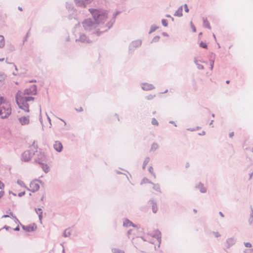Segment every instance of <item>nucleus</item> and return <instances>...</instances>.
Listing matches in <instances>:
<instances>
[{
	"instance_id": "42",
	"label": "nucleus",
	"mask_w": 253,
	"mask_h": 253,
	"mask_svg": "<svg viewBox=\"0 0 253 253\" xmlns=\"http://www.w3.org/2000/svg\"><path fill=\"white\" fill-rule=\"evenodd\" d=\"M36 82L35 81H32L31 82Z\"/></svg>"
},
{
	"instance_id": "6",
	"label": "nucleus",
	"mask_w": 253,
	"mask_h": 253,
	"mask_svg": "<svg viewBox=\"0 0 253 253\" xmlns=\"http://www.w3.org/2000/svg\"><path fill=\"white\" fill-rule=\"evenodd\" d=\"M46 156L44 152L40 150L37 153H35V161L38 164H42V163L46 161Z\"/></svg>"
},
{
	"instance_id": "12",
	"label": "nucleus",
	"mask_w": 253,
	"mask_h": 253,
	"mask_svg": "<svg viewBox=\"0 0 253 253\" xmlns=\"http://www.w3.org/2000/svg\"><path fill=\"white\" fill-rule=\"evenodd\" d=\"M19 121L22 125H27L30 122L29 117V116L27 117H22L19 118Z\"/></svg>"
},
{
	"instance_id": "21",
	"label": "nucleus",
	"mask_w": 253,
	"mask_h": 253,
	"mask_svg": "<svg viewBox=\"0 0 253 253\" xmlns=\"http://www.w3.org/2000/svg\"><path fill=\"white\" fill-rule=\"evenodd\" d=\"M7 213L8 214L3 215L2 217H10L11 216H13V214L10 210H9Z\"/></svg>"
},
{
	"instance_id": "2",
	"label": "nucleus",
	"mask_w": 253,
	"mask_h": 253,
	"mask_svg": "<svg viewBox=\"0 0 253 253\" xmlns=\"http://www.w3.org/2000/svg\"><path fill=\"white\" fill-rule=\"evenodd\" d=\"M38 145L35 141L29 147L28 149L24 151L21 155V160L24 162L30 161L35 153L38 152Z\"/></svg>"
},
{
	"instance_id": "19",
	"label": "nucleus",
	"mask_w": 253,
	"mask_h": 253,
	"mask_svg": "<svg viewBox=\"0 0 253 253\" xmlns=\"http://www.w3.org/2000/svg\"><path fill=\"white\" fill-rule=\"evenodd\" d=\"M7 101V99L0 95V107Z\"/></svg>"
},
{
	"instance_id": "28",
	"label": "nucleus",
	"mask_w": 253,
	"mask_h": 253,
	"mask_svg": "<svg viewBox=\"0 0 253 253\" xmlns=\"http://www.w3.org/2000/svg\"><path fill=\"white\" fill-rule=\"evenodd\" d=\"M190 25H191V28L192 29L193 31L194 32H195L196 31V27H195V26L194 25V24H193V23L192 22H190Z\"/></svg>"
},
{
	"instance_id": "5",
	"label": "nucleus",
	"mask_w": 253,
	"mask_h": 253,
	"mask_svg": "<svg viewBox=\"0 0 253 253\" xmlns=\"http://www.w3.org/2000/svg\"><path fill=\"white\" fill-rule=\"evenodd\" d=\"M15 191H19L20 188L21 190H24L26 189V185L23 180L19 179L17 180L16 183L14 186ZM25 194V191L18 193V196L21 197Z\"/></svg>"
},
{
	"instance_id": "26",
	"label": "nucleus",
	"mask_w": 253,
	"mask_h": 253,
	"mask_svg": "<svg viewBox=\"0 0 253 253\" xmlns=\"http://www.w3.org/2000/svg\"><path fill=\"white\" fill-rule=\"evenodd\" d=\"M152 123L153 125L158 126L159 123L155 118H153L152 120Z\"/></svg>"
},
{
	"instance_id": "22",
	"label": "nucleus",
	"mask_w": 253,
	"mask_h": 253,
	"mask_svg": "<svg viewBox=\"0 0 253 253\" xmlns=\"http://www.w3.org/2000/svg\"><path fill=\"white\" fill-rule=\"evenodd\" d=\"M113 253H125L124 251L119 249H114L112 250Z\"/></svg>"
},
{
	"instance_id": "17",
	"label": "nucleus",
	"mask_w": 253,
	"mask_h": 253,
	"mask_svg": "<svg viewBox=\"0 0 253 253\" xmlns=\"http://www.w3.org/2000/svg\"><path fill=\"white\" fill-rule=\"evenodd\" d=\"M41 166L43 169V170L45 172H47L49 171V167L47 165L44 163V162L42 163V164H39Z\"/></svg>"
},
{
	"instance_id": "43",
	"label": "nucleus",
	"mask_w": 253,
	"mask_h": 253,
	"mask_svg": "<svg viewBox=\"0 0 253 253\" xmlns=\"http://www.w3.org/2000/svg\"><path fill=\"white\" fill-rule=\"evenodd\" d=\"M15 69L17 70V67L15 66Z\"/></svg>"
},
{
	"instance_id": "38",
	"label": "nucleus",
	"mask_w": 253,
	"mask_h": 253,
	"mask_svg": "<svg viewBox=\"0 0 253 253\" xmlns=\"http://www.w3.org/2000/svg\"><path fill=\"white\" fill-rule=\"evenodd\" d=\"M19 9L20 11H22V8H21V7H19Z\"/></svg>"
},
{
	"instance_id": "16",
	"label": "nucleus",
	"mask_w": 253,
	"mask_h": 253,
	"mask_svg": "<svg viewBox=\"0 0 253 253\" xmlns=\"http://www.w3.org/2000/svg\"><path fill=\"white\" fill-rule=\"evenodd\" d=\"M4 184L0 181V199L3 197L4 194Z\"/></svg>"
},
{
	"instance_id": "36",
	"label": "nucleus",
	"mask_w": 253,
	"mask_h": 253,
	"mask_svg": "<svg viewBox=\"0 0 253 253\" xmlns=\"http://www.w3.org/2000/svg\"><path fill=\"white\" fill-rule=\"evenodd\" d=\"M60 120L64 123L65 125H66V122H65V121H63V120H62V119H60Z\"/></svg>"
},
{
	"instance_id": "8",
	"label": "nucleus",
	"mask_w": 253,
	"mask_h": 253,
	"mask_svg": "<svg viewBox=\"0 0 253 253\" xmlns=\"http://www.w3.org/2000/svg\"><path fill=\"white\" fill-rule=\"evenodd\" d=\"M36 94L37 86L36 85H32L29 88L25 90L23 95L26 96L27 95H36Z\"/></svg>"
},
{
	"instance_id": "20",
	"label": "nucleus",
	"mask_w": 253,
	"mask_h": 253,
	"mask_svg": "<svg viewBox=\"0 0 253 253\" xmlns=\"http://www.w3.org/2000/svg\"><path fill=\"white\" fill-rule=\"evenodd\" d=\"M132 225V222L127 219H126L124 222V226L129 227Z\"/></svg>"
},
{
	"instance_id": "25",
	"label": "nucleus",
	"mask_w": 253,
	"mask_h": 253,
	"mask_svg": "<svg viewBox=\"0 0 253 253\" xmlns=\"http://www.w3.org/2000/svg\"><path fill=\"white\" fill-rule=\"evenodd\" d=\"M152 211L154 213H156L158 211V208L156 204H153L152 205Z\"/></svg>"
},
{
	"instance_id": "9",
	"label": "nucleus",
	"mask_w": 253,
	"mask_h": 253,
	"mask_svg": "<svg viewBox=\"0 0 253 253\" xmlns=\"http://www.w3.org/2000/svg\"><path fill=\"white\" fill-rule=\"evenodd\" d=\"M141 184L142 185H149V186L150 187H152L153 188V189L156 190V191H160V187L158 185H156V184H154L151 182H150V181H149V180L146 179V178H144L141 183Z\"/></svg>"
},
{
	"instance_id": "31",
	"label": "nucleus",
	"mask_w": 253,
	"mask_h": 253,
	"mask_svg": "<svg viewBox=\"0 0 253 253\" xmlns=\"http://www.w3.org/2000/svg\"><path fill=\"white\" fill-rule=\"evenodd\" d=\"M184 8H185V10L186 12H188L189 11V9L188 8V6H187V4H185L184 5Z\"/></svg>"
},
{
	"instance_id": "27",
	"label": "nucleus",
	"mask_w": 253,
	"mask_h": 253,
	"mask_svg": "<svg viewBox=\"0 0 253 253\" xmlns=\"http://www.w3.org/2000/svg\"><path fill=\"white\" fill-rule=\"evenodd\" d=\"M200 46L201 47H203V48H207V45L206 43L205 42H201L200 43Z\"/></svg>"
},
{
	"instance_id": "30",
	"label": "nucleus",
	"mask_w": 253,
	"mask_h": 253,
	"mask_svg": "<svg viewBox=\"0 0 253 253\" xmlns=\"http://www.w3.org/2000/svg\"><path fill=\"white\" fill-rule=\"evenodd\" d=\"M245 245L246 247L250 248L252 247V245L250 243H246L245 244Z\"/></svg>"
},
{
	"instance_id": "40",
	"label": "nucleus",
	"mask_w": 253,
	"mask_h": 253,
	"mask_svg": "<svg viewBox=\"0 0 253 253\" xmlns=\"http://www.w3.org/2000/svg\"><path fill=\"white\" fill-rule=\"evenodd\" d=\"M220 214L222 216H223V215L222 214V213L221 212H220Z\"/></svg>"
},
{
	"instance_id": "32",
	"label": "nucleus",
	"mask_w": 253,
	"mask_h": 253,
	"mask_svg": "<svg viewBox=\"0 0 253 253\" xmlns=\"http://www.w3.org/2000/svg\"><path fill=\"white\" fill-rule=\"evenodd\" d=\"M227 242H229L230 243H231V244H233L234 242H233V240L232 239H229L227 241Z\"/></svg>"
},
{
	"instance_id": "4",
	"label": "nucleus",
	"mask_w": 253,
	"mask_h": 253,
	"mask_svg": "<svg viewBox=\"0 0 253 253\" xmlns=\"http://www.w3.org/2000/svg\"><path fill=\"white\" fill-rule=\"evenodd\" d=\"M152 238V243L154 244L155 248H159L161 243V233L158 230L154 231V233L151 234Z\"/></svg>"
},
{
	"instance_id": "34",
	"label": "nucleus",
	"mask_w": 253,
	"mask_h": 253,
	"mask_svg": "<svg viewBox=\"0 0 253 253\" xmlns=\"http://www.w3.org/2000/svg\"><path fill=\"white\" fill-rule=\"evenodd\" d=\"M234 136V132H231L229 133L230 137H232Z\"/></svg>"
},
{
	"instance_id": "37",
	"label": "nucleus",
	"mask_w": 253,
	"mask_h": 253,
	"mask_svg": "<svg viewBox=\"0 0 253 253\" xmlns=\"http://www.w3.org/2000/svg\"><path fill=\"white\" fill-rule=\"evenodd\" d=\"M3 60H4V58L0 59V61H3Z\"/></svg>"
},
{
	"instance_id": "41",
	"label": "nucleus",
	"mask_w": 253,
	"mask_h": 253,
	"mask_svg": "<svg viewBox=\"0 0 253 253\" xmlns=\"http://www.w3.org/2000/svg\"><path fill=\"white\" fill-rule=\"evenodd\" d=\"M226 83H227V84H229V81H226Z\"/></svg>"
},
{
	"instance_id": "3",
	"label": "nucleus",
	"mask_w": 253,
	"mask_h": 253,
	"mask_svg": "<svg viewBox=\"0 0 253 253\" xmlns=\"http://www.w3.org/2000/svg\"><path fill=\"white\" fill-rule=\"evenodd\" d=\"M11 113V107L7 100L0 107V117L2 118L8 117Z\"/></svg>"
},
{
	"instance_id": "13",
	"label": "nucleus",
	"mask_w": 253,
	"mask_h": 253,
	"mask_svg": "<svg viewBox=\"0 0 253 253\" xmlns=\"http://www.w3.org/2000/svg\"><path fill=\"white\" fill-rule=\"evenodd\" d=\"M90 11L92 13V14L95 20H97V19L99 18V17L100 16H101L100 14V12L98 10L90 9Z\"/></svg>"
},
{
	"instance_id": "18",
	"label": "nucleus",
	"mask_w": 253,
	"mask_h": 253,
	"mask_svg": "<svg viewBox=\"0 0 253 253\" xmlns=\"http://www.w3.org/2000/svg\"><path fill=\"white\" fill-rule=\"evenodd\" d=\"M183 9L181 7H179L175 12L174 15L176 16H181L182 15Z\"/></svg>"
},
{
	"instance_id": "35",
	"label": "nucleus",
	"mask_w": 253,
	"mask_h": 253,
	"mask_svg": "<svg viewBox=\"0 0 253 253\" xmlns=\"http://www.w3.org/2000/svg\"><path fill=\"white\" fill-rule=\"evenodd\" d=\"M14 230L15 231H18L19 230V226H17V227H16L14 229Z\"/></svg>"
},
{
	"instance_id": "33",
	"label": "nucleus",
	"mask_w": 253,
	"mask_h": 253,
	"mask_svg": "<svg viewBox=\"0 0 253 253\" xmlns=\"http://www.w3.org/2000/svg\"><path fill=\"white\" fill-rule=\"evenodd\" d=\"M153 97H154V96H152V95H150V96H147V98L148 99H152V98H153Z\"/></svg>"
},
{
	"instance_id": "11",
	"label": "nucleus",
	"mask_w": 253,
	"mask_h": 253,
	"mask_svg": "<svg viewBox=\"0 0 253 253\" xmlns=\"http://www.w3.org/2000/svg\"><path fill=\"white\" fill-rule=\"evenodd\" d=\"M53 148L56 151L60 152L63 150V145L60 141H56L53 144Z\"/></svg>"
},
{
	"instance_id": "7",
	"label": "nucleus",
	"mask_w": 253,
	"mask_h": 253,
	"mask_svg": "<svg viewBox=\"0 0 253 253\" xmlns=\"http://www.w3.org/2000/svg\"><path fill=\"white\" fill-rule=\"evenodd\" d=\"M40 181L37 179L32 181L30 183L29 190L33 192L38 191L40 187Z\"/></svg>"
},
{
	"instance_id": "23",
	"label": "nucleus",
	"mask_w": 253,
	"mask_h": 253,
	"mask_svg": "<svg viewBox=\"0 0 253 253\" xmlns=\"http://www.w3.org/2000/svg\"><path fill=\"white\" fill-rule=\"evenodd\" d=\"M198 188H200L201 192L202 193H205L206 191V188L203 186V185L201 184H200L198 185Z\"/></svg>"
},
{
	"instance_id": "15",
	"label": "nucleus",
	"mask_w": 253,
	"mask_h": 253,
	"mask_svg": "<svg viewBox=\"0 0 253 253\" xmlns=\"http://www.w3.org/2000/svg\"><path fill=\"white\" fill-rule=\"evenodd\" d=\"M83 24L84 27L87 29L92 26L93 22L90 20H86L83 22Z\"/></svg>"
},
{
	"instance_id": "10",
	"label": "nucleus",
	"mask_w": 253,
	"mask_h": 253,
	"mask_svg": "<svg viewBox=\"0 0 253 253\" xmlns=\"http://www.w3.org/2000/svg\"><path fill=\"white\" fill-rule=\"evenodd\" d=\"M22 228L27 232H33L37 229V226L35 224H32L27 226H22Z\"/></svg>"
},
{
	"instance_id": "24",
	"label": "nucleus",
	"mask_w": 253,
	"mask_h": 253,
	"mask_svg": "<svg viewBox=\"0 0 253 253\" xmlns=\"http://www.w3.org/2000/svg\"><path fill=\"white\" fill-rule=\"evenodd\" d=\"M1 40L0 41V47H3L4 45V40L3 36H0Z\"/></svg>"
},
{
	"instance_id": "14",
	"label": "nucleus",
	"mask_w": 253,
	"mask_h": 253,
	"mask_svg": "<svg viewBox=\"0 0 253 253\" xmlns=\"http://www.w3.org/2000/svg\"><path fill=\"white\" fill-rule=\"evenodd\" d=\"M142 88L144 90H149L153 89L154 88V86L152 84L144 83L142 84Z\"/></svg>"
},
{
	"instance_id": "39",
	"label": "nucleus",
	"mask_w": 253,
	"mask_h": 253,
	"mask_svg": "<svg viewBox=\"0 0 253 253\" xmlns=\"http://www.w3.org/2000/svg\"><path fill=\"white\" fill-rule=\"evenodd\" d=\"M83 109L82 108H81V109L80 110H79V111H83Z\"/></svg>"
},
{
	"instance_id": "29",
	"label": "nucleus",
	"mask_w": 253,
	"mask_h": 253,
	"mask_svg": "<svg viewBox=\"0 0 253 253\" xmlns=\"http://www.w3.org/2000/svg\"><path fill=\"white\" fill-rule=\"evenodd\" d=\"M204 23H205V26H206L207 28H208L209 29L211 28L210 24H209V23L207 21L205 20L204 21Z\"/></svg>"
},
{
	"instance_id": "1",
	"label": "nucleus",
	"mask_w": 253,
	"mask_h": 253,
	"mask_svg": "<svg viewBox=\"0 0 253 253\" xmlns=\"http://www.w3.org/2000/svg\"><path fill=\"white\" fill-rule=\"evenodd\" d=\"M34 100L32 97L23 96L20 91H18L16 95V101L19 107L26 112H29V102H33Z\"/></svg>"
}]
</instances>
